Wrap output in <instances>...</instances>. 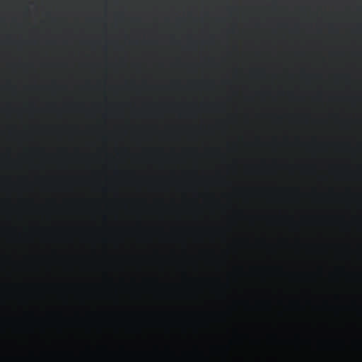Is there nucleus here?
<instances>
[{
  "instance_id": "1",
  "label": "nucleus",
  "mask_w": 362,
  "mask_h": 362,
  "mask_svg": "<svg viewBox=\"0 0 362 362\" xmlns=\"http://www.w3.org/2000/svg\"><path fill=\"white\" fill-rule=\"evenodd\" d=\"M227 75H230V73H229V72H228V73H227Z\"/></svg>"
},
{
  "instance_id": "3",
  "label": "nucleus",
  "mask_w": 362,
  "mask_h": 362,
  "mask_svg": "<svg viewBox=\"0 0 362 362\" xmlns=\"http://www.w3.org/2000/svg\"><path fill=\"white\" fill-rule=\"evenodd\" d=\"M227 54H230V52H227Z\"/></svg>"
},
{
  "instance_id": "2",
  "label": "nucleus",
  "mask_w": 362,
  "mask_h": 362,
  "mask_svg": "<svg viewBox=\"0 0 362 362\" xmlns=\"http://www.w3.org/2000/svg\"><path fill=\"white\" fill-rule=\"evenodd\" d=\"M227 8H228V9H229V8H230V7H229V6H228V7H227Z\"/></svg>"
}]
</instances>
